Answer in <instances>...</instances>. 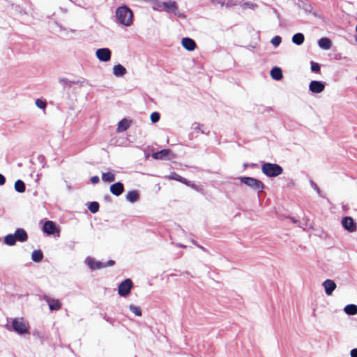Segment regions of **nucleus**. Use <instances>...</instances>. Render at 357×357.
Segmentation results:
<instances>
[{"label":"nucleus","instance_id":"f704fd0d","mask_svg":"<svg viewBox=\"0 0 357 357\" xmlns=\"http://www.w3.org/2000/svg\"><path fill=\"white\" fill-rule=\"evenodd\" d=\"M282 42V38L280 36H274L272 39H271V44L274 46V47H278L280 45Z\"/></svg>","mask_w":357,"mask_h":357},{"label":"nucleus","instance_id":"9d476101","mask_svg":"<svg viewBox=\"0 0 357 357\" xmlns=\"http://www.w3.org/2000/svg\"><path fill=\"white\" fill-rule=\"evenodd\" d=\"M166 177L168 178L169 179H172V180L179 181V182L184 183V184L187 185L188 186H190L192 188H195V183H193L192 182H191L190 181H188L185 178H183L179 174H178L175 172H172L169 175L167 176Z\"/></svg>","mask_w":357,"mask_h":357},{"label":"nucleus","instance_id":"2eb2a0df","mask_svg":"<svg viewBox=\"0 0 357 357\" xmlns=\"http://www.w3.org/2000/svg\"><path fill=\"white\" fill-rule=\"evenodd\" d=\"M170 154H171V151L169 149H163L160 151L153 153L152 154V157L156 160H162V159L169 158Z\"/></svg>","mask_w":357,"mask_h":357},{"label":"nucleus","instance_id":"b1692460","mask_svg":"<svg viewBox=\"0 0 357 357\" xmlns=\"http://www.w3.org/2000/svg\"><path fill=\"white\" fill-rule=\"evenodd\" d=\"M115 174L112 172H103L102 174V179L107 183H111L115 181Z\"/></svg>","mask_w":357,"mask_h":357},{"label":"nucleus","instance_id":"37998d69","mask_svg":"<svg viewBox=\"0 0 357 357\" xmlns=\"http://www.w3.org/2000/svg\"><path fill=\"white\" fill-rule=\"evenodd\" d=\"M245 5H246L247 6H248L249 8H253V5H252V3H247Z\"/></svg>","mask_w":357,"mask_h":357},{"label":"nucleus","instance_id":"ddd939ff","mask_svg":"<svg viewBox=\"0 0 357 357\" xmlns=\"http://www.w3.org/2000/svg\"><path fill=\"white\" fill-rule=\"evenodd\" d=\"M43 230L45 233L49 235L54 234L56 232H59V230L56 228L55 224L52 221L45 222L43 225Z\"/></svg>","mask_w":357,"mask_h":357},{"label":"nucleus","instance_id":"9b49d317","mask_svg":"<svg viewBox=\"0 0 357 357\" xmlns=\"http://www.w3.org/2000/svg\"><path fill=\"white\" fill-rule=\"evenodd\" d=\"M177 5L176 3L174 1H163V10L167 12V13H173L175 15H177L178 16H181V14L177 13Z\"/></svg>","mask_w":357,"mask_h":357},{"label":"nucleus","instance_id":"dca6fc26","mask_svg":"<svg viewBox=\"0 0 357 357\" xmlns=\"http://www.w3.org/2000/svg\"><path fill=\"white\" fill-rule=\"evenodd\" d=\"M182 45L185 50L188 51H193L196 47L195 42L190 38H183Z\"/></svg>","mask_w":357,"mask_h":357},{"label":"nucleus","instance_id":"f8f14e48","mask_svg":"<svg viewBox=\"0 0 357 357\" xmlns=\"http://www.w3.org/2000/svg\"><path fill=\"white\" fill-rule=\"evenodd\" d=\"M322 285L324 288L326 294L328 296H331L337 287L335 282L333 280H330V279L326 280L323 282Z\"/></svg>","mask_w":357,"mask_h":357},{"label":"nucleus","instance_id":"e433bc0d","mask_svg":"<svg viewBox=\"0 0 357 357\" xmlns=\"http://www.w3.org/2000/svg\"><path fill=\"white\" fill-rule=\"evenodd\" d=\"M214 3L220 4L221 6H229L230 5L228 0H213Z\"/></svg>","mask_w":357,"mask_h":357},{"label":"nucleus","instance_id":"cd10ccee","mask_svg":"<svg viewBox=\"0 0 357 357\" xmlns=\"http://www.w3.org/2000/svg\"><path fill=\"white\" fill-rule=\"evenodd\" d=\"M15 190L18 192H24L25 191V184L22 180H17L15 183Z\"/></svg>","mask_w":357,"mask_h":357},{"label":"nucleus","instance_id":"f257e3e1","mask_svg":"<svg viewBox=\"0 0 357 357\" xmlns=\"http://www.w3.org/2000/svg\"><path fill=\"white\" fill-rule=\"evenodd\" d=\"M115 16L116 22L124 26H130L133 23V13L126 6H122L116 8Z\"/></svg>","mask_w":357,"mask_h":357},{"label":"nucleus","instance_id":"20e7f679","mask_svg":"<svg viewBox=\"0 0 357 357\" xmlns=\"http://www.w3.org/2000/svg\"><path fill=\"white\" fill-rule=\"evenodd\" d=\"M261 172L268 177H276L282 174L283 169L278 164L265 162L261 165Z\"/></svg>","mask_w":357,"mask_h":357},{"label":"nucleus","instance_id":"393cba45","mask_svg":"<svg viewBox=\"0 0 357 357\" xmlns=\"http://www.w3.org/2000/svg\"><path fill=\"white\" fill-rule=\"evenodd\" d=\"M344 311L349 315H355L357 314V306L354 304H349L344 307Z\"/></svg>","mask_w":357,"mask_h":357},{"label":"nucleus","instance_id":"5701e85b","mask_svg":"<svg viewBox=\"0 0 357 357\" xmlns=\"http://www.w3.org/2000/svg\"><path fill=\"white\" fill-rule=\"evenodd\" d=\"M271 76L275 80H280L282 78V72L280 68L275 67L271 70Z\"/></svg>","mask_w":357,"mask_h":357},{"label":"nucleus","instance_id":"39448f33","mask_svg":"<svg viewBox=\"0 0 357 357\" xmlns=\"http://www.w3.org/2000/svg\"><path fill=\"white\" fill-rule=\"evenodd\" d=\"M85 263L91 270L100 269L107 266H112L114 264V261L109 260L107 263H102L99 261H96L92 257H87L85 259Z\"/></svg>","mask_w":357,"mask_h":357},{"label":"nucleus","instance_id":"f3484780","mask_svg":"<svg viewBox=\"0 0 357 357\" xmlns=\"http://www.w3.org/2000/svg\"><path fill=\"white\" fill-rule=\"evenodd\" d=\"M127 70L124 66L121 64H116L113 67V74L115 77H119L124 76Z\"/></svg>","mask_w":357,"mask_h":357},{"label":"nucleus","instance_id":"6ab92c4d","mask_svg":"<svg viewBox=\"0 0 357 357\" xmlns=\"http://www.w3.org/2000/svg\"><path fill=\"white\" fill-rule=\"evenodd\" d=\"M319 47L324 50H328L332 47V43L328 38H321L318 40Z\"/></svg>","mask_w":357,"mask_h":357},{"label":"nucleus","instance_id":"c03bdc74","mask_svg":"<svg viewBox=\"0 0 357 357\" xmlns=\"http://www.w3.org/2000/svg\"><path fill=\"white\" fill-rule=\"evenodd\" d=\"M39 179H40V175L37 174V176H36V181H38Z\"/></svg>","mask_w":357,"mask_h":357},{"label":"nucleus","instance_id":"a211bd4d","mask_svg":"<svg viewBox=\"0 0 357 357\" xmlns=\"http://www.w3.org/2000/svg\"><path fill=\"white\" fill-rule=\"evenodd\" d=\"M126 199L130 203H135L139 200V193L137 190L129 191L126 195Z\"/></svg>","mask_w":357,"mask_h":357},{"label":"nucleus","instance_id":"49530a36","mask_svg":"<svg viewBox=\"0 0 357 357\" xmlns=\"http://www.w3.org/2000/svg\"><path fill=\"white\" fill-rule=\"evenodd\" d=\"M356 31L357 32V24H356Z\"/></svg>","mask_w":357,"mask_h":357},{"label":"nucleus","instance_id":"f03ea898","mask_svg":"<svg viewBox=\"0 0 357 357\" xmlns=\"http://www.w3.org/2000/svg\"><path fill=\"white\" fill-rule=\"evenodd\" d=\"M10 331H13L17 334L24 335L29 333V325L22 317H16L12 320Z\"/></svg>","mask_w":357,"mask_h":357},{"label":"nucleus","instance_id":"a18cd8bd","mask_svg":"<svg viewBox=\"0 0 357 357\" xmlns=\"http://www.w3.org/2000/svg\"><path fill=\"white\" fill-rule=\"evenodd\" d=\"M355 40H356V41L357 43V35L355 36Z\"/></svg>","mask_w":357,"mask_h":357},{"label":"nucleus","instance_id":"58836bf2","mask_svg":"<svg viewBox=\"0 0 357 357\" xmlns=\"http://www.w3.org/2000/svg\"><path fill=\"white\" fill-rule=\"evenodd\" d=\"M310 185L312 186V188L317 191V192L318 193V195L319 196H321V192H320V190L319 188V187L317 186V185L312 181H310Z\"/></svg>","mask_w":357,"mask_h":357},{"label":"nucleus","instance_id":"4c0bfd02","mask_svg":"<svg viewBox=\"0 0 357 357\" xmlns=\"http://www.w3.org/2000/svg\"><path fill=\"white\" fill-rule=\"evenodd\" d=\"M311 70L312 72H319L320 70L319 65L317 63L312 62L311 63Z\"/></svg>","mask_w":357,"mask_h":357},{"label":"nucleus","instance_id":"423d86ee","mask_svg":"<svg viewBox=\"0 0 357 357\" xmlns=\"http://www.w3.org/2000/svg\"><path fill=\"white\" fill-rule=\"evenodd\" d=\"M133 286V283L130 279H126L122 282H121L119 285L118 288V294L119 296L122 297H126L129 295L132 288Z\"/></svg>","mask_w":357,"mask_h":357},{"label":"nucleus","instance_id":"a878e982","mask_svg":"<svg viewBox=\"0 0 357 357\" xmlns=\"http://www.w3.org/2000/svg\"><path fill=\"white\" fill-rule=\"evenodd\" d=\"M304 40V35L301 33H296L292 37V42L297 45H301V44H303Z\"/></svg>","mask_w":357,"mask_h":357},{"label":"nucleus","instance_id":"473e14b6","mask_svg":"<svg viewBox=\"0 0 357 357\" xmlns=\"http://www.w3.org/2000/svg\"><path fill=\"white\" fill-rule=\"evenodd\" d=\"M191 128L196 131V132H198V131H200L202 133H204V126L199 123H197V122H195L192 124V126H191Z\"/></svg>","mask_w":357,"mask_h":357},{"label":"nucleus","instance_id":"7ed1b4c3","mask_svg":"<svg viewBox=\"0 0 357 357\" xmlns=\"http://www.w3.org/2000/svg\"><path fill=\"white\" fill-rule=\"evenodd\" d=\"M241 183L248 186L254 191L258 193L263 192L264 189V184L259 180L250 176L239 177Z\"/></svg>","mask_w":357,"mask_h":357},{"label":"nucleus","instance_id":"a19ab883","mask_svg":"<svg viewBox=\"0 0 357 357\" xmlns=\"http://www.w3.org/2000/svg\"><path fill=\"white\" fill-rule=\"evenodd\" d=\"M351 357H357V348L353 349L350 351Z\"/></svg>","mask_w":357,"mask_h":357},{"label":"nucleus","instance_id":"aec40b11","mask_svg":"<svg viewBox=\"0 0 357 357\" xmlns=\"http://www.w3.org/2000/svg\"><path fill=\"white\" fill-rule=\"evenodd\" d=\"M131 124V121L127 119H123L118 123L117 132H121L128 130Z\"/></svg>","mask_w":357,"mask_h":357},{"label":"nucleus","instance_id":"bb28decb","mask_svg":"<svg viewBox=\"0 0 357 357\" xmlns=\"http://www.w3.org/2000/svg\"><path fill=\"white\" fill-rule=\"evenodd\" d=\"M3 241L8 245H14L16 243L15 236L13 234H8L4 237Z\"/></svg>","mask_w":357,"mask_h":357},{"label":"nucleus","instance_id":"2f4dec72","mask_svg":"<svg viewBox=\"0 0 357 357\" xmlns=\"http://www.w3.org/2000/svg\"><path fill=\"white\" fill-rule=\"evenodd\" d=\"M129 309L136 316L140 317L142 315V311L139 306L135 305H130Z\"/></svg>","mask_w":357,"mask_h":357},{"label":"nucleus","instance_id":"ea45409f","mask_svg":"<svg viewBox=\"0 0 357 357\" xmlns=\"http://www.w3.org/2000/svg\"><path fill=\"white\" fill-rule=\"evenodd\" d=\"M91 181L93 184H96L100 181V178L98 176H93L91 178Z\"/></svg>","mask_w":357,"mask_h":357},{"label":"nucleus","instance_id":"0eeeda50","mask_svg":"<svg viewBox=\"0 0 357 357\" xmlns=\"http://www.w3.org/2000/svg\"><path fill=\"white\" fill-rule=\"evenodd\" d=\"M97 59L101 62H107L110 61L112 52L109 48H100L96 52Z\"/></svg>","mask_w":357,"mask_h":357},{"label":"nucleus","instance_id":"4468645a","mask_svg":"<svg viewBox=\"0 0 357 357\" xmlns=\"http://www.w3.org/2000/svg\"><path fill=\"white\" fill-rule=\"evenodd\" d=\"M109 190L111 193L113 194L114 195L119 196L123 193L124 190V187L122 183L117 182L112 184L110 186Z\"/></svg>","mask_w":357,"mask_h":357},{"label":"nucleus","instance_id":"1a4fd4ad","mask_svg":"<svg viewBox=\"0 0 357 357\" xmlns=\"http://www.w3.org/2000/svg\"><path fill=\"white\" fill-rule=\"evenodd\" d=\"M342 225L344 229L349 232H354L356 230V224L351 217H344L342 218Z\"/></svg>","mask_w":357,"mask_h":357},{"label":"nucleus","instance_id":"7c9ffc66","mask_svg":"<svg viewBox=\"0 0 357 357\" xmlns=\"http://www.w3.org/2000/svg\"><path fill=\"white\" fill-rule=\"evenodd\" d=\"M152 8L154 10H163V2L158 0H153L152 1Z\"/></svg>","mask_w":357,"mask_h":357},{"label":"nucleus","instance_id":"c85d7f7f","mask_svg":"<svg viewBox=\"0 0 357 357\" xmlns=\"http://www.w3.org/2000/svg\"><path fill=\"white\" fill-rule=\"evenodd\" d=\"M43 253L40 250H34L31 254V259L33 261L39 262L43 259Z\"/></svg>","mask_w":357,"mask_h":357},{"label":"nucleus","instance_id":"72a5a7b5","mask_svg":"<svg viewBox=\"0 0 357 357\" xmlns=\"http://www.w3.org/2000/svg\"><path fill=\"white\" fill-rule=\"evenodd\" d=\"M88 208L91 213H96V212H98L99 209V204L98 202H91L89 205Z\"/></svg>","mask_w":357,"mask_h":357},{"label":"nucleus","instance_id":"412c9836","mask_svg":"<svg viewBox=\"0 0 357 357\" xmlns=\"http://www.w3.org/2000/svg\"><path fill=\"white\" fill-rule=\"evenodd\" d=\"M49 305L50 310H58L61 308V303L59 300L47 298H45Z\"/></svg>","mask_w":357,"mask_h":357},{"label":"nucleus","instance_id":"6e6552de","mask_svg":"<svg viewBox=\"0 0 357 357\" xmlns=\"http://www.w3.org/2000/svg\"><path fill=\"white\" fill-rule=\"evenodd\" d=\"M325 89V84L321 81H312L309 84V90L312 93H321Z\"/></svg>","mask_w":357,"mask_h":357},{"label":"nucleus","instance_id":"c756f323","mask_svg":"<svg viewBox=\"0 0 357 357\" xmlns=\"http://www.w3.org/2000/svg\"><path fill=\"white\" fill-rule=\"evenodd\" d=\"M35 104L38 108L43 110L44 112L45 111V109L47 107V102L45 100L42 98H38L36 100Z\"/></svg>","mask_w":357,"mask_h":357},{"label":"nucleus","instance_id":"79ce46f5","mask_svg":"<svg viewBox=\"0 0 357 357\" xmlns=\"http://www.w3.org/2000/svg\"><path fill=\"white\" fill-rule=\"evenodd\" d=\"M6 182V178L4 177V176L1 174H0V185H2L5 183Z\"/></svg>","mask_w":357,"mask_h":357},{"label":"nucleus","instance_id":"4be33fe9","mask_svg":"<svg viewBox=\"0 0 357 357\" xmlns=\"http://www.w3.org/2000/svg\"><path fill=\"white\" fill-rule=\"evenodd\" d=\"M13 235L15 236L16 241L20 242H24L27 239V234L23 229H17Z\"/></svg>","mask_w":357,"mask_h":357},{"label":"nucleus","instance_id":"c9c22d12","mask_svg":"<svg viewBox=\"0 0 357 357\" xmlns=\"http://www.w3.org/2000/svg\"><path fill=\"white\" fill-rule=\"evenodd\" d=\"M150 119H151V121L153 122V123H156L158 122L159 120H160V114L158 112H153L151 114V116H150Z\"/></svg>","mask_w":357,"mask_h":357}]
</instances>
